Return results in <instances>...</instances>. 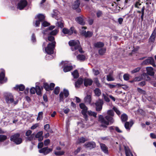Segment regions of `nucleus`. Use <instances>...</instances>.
<instances>
[{
  "instance_id": "nucleus-1",
  "label": "nucleus",
  "mask_w": 156,
  "mask_h": 156,
  "mask_svg": "<svg viewBox=\"0 0 156 156\" xmlns=\"http://www.w3.org/2000/svg\"><path fill=\"white\" fill-rule=\"evenodd\" d=\"M48 40L51 43H49L47 47L45 48V50L46 53L48 55L46 56V59L48 60L51 59L53 58V56L51 54L54 53V49L55 47V42L54 41V38L52 36H48Z\"/></svg>"
},
{
  "instance_id": "nucleus-2",
  "label": "nucleus",
  "mask_w": 156,
  "mask_h": 156,
  "mask_svg": "<svg viewBox=\"0 0 156 156\" xmlns=\"http://www.w3.org/2000/svg\"><path fill=\"white\" fill-rule=\"evenodd\" d=\"M99 121L101 123L100 127L102 128H106L107 126L112 124L114 122V119L108 116H106L104 117L102 115H100L98 118Z\"/></svg>"
},
{
  "instance_id": "nucleus-3",
  "label": "nucleus",
  "mask_w": 156,
  "mask_h": 156,
  "mask_svg": "<svg viewBox=\"0 0 156 156\" xmlns=\"http://www.w3.org/2000/svg\"><path fill=\"white\" fill-rule=\"evenodd\" d=\"M69 45L71 46V49L73 51H76L74 54L76 55L78 54L79 51L80 53H83L79 41L78 40H71L69 42Z\"/></svg>"
},
{
  "instance_id": "nucleus-4",
  "label": "nucleus",
  "mask_w": 156,
  "mask_h": 156,
  "mask_svg": "<svg viewBox=\"0 0 156 156\" xmlns=\"http://www.w3.org/2000/svg\"><path fill=\"white\" fill-rule=\"evenodd\" d=\"M10 140L16 144H20L22 142L23 140L20 137V135L19 133H16L11 136L10 137Z\"/></svg>"
},
{
  "instance_id": "nucleus-5",
  "label": "nucleus",
  "mask_w": 156,
  "mask_h": 156,
  "mask_svg": "<svg viewBox=\"0 0 156 156\" xmlns=\"http://www.w3.org/2000/svg\"><path fill=\"white\" fill-rule=\"evenodd\" d=\"M5 100L6 102L8 104L13 103L14 105L17 104L18 103V100L14 101L13 97L11 94H7L5 96Z\"/></svg>"
},
{
  "instance_id": "nucleus-6",
  "label": "nucleus",
  "mask_w": 156,
  "mask_h": 156,
  "mask_svg": "<svg viewBox=\"0 0 156 156\" xmlns=\"http://www.w3.org/2000/svg\"><path fill=\"white\" fill-rule=\"evenodd\" d=\"M60 66L64 68L63 71L65 72L69 71L73 69V66L70 65L66 61L62 62Z\"/></svg>"
},
{
  "instance_id": "nucleus-7",
  "label": "nucleus",
  "mask_w": 156,
  "mask_h": 156,
  "mask_svg": "<svg viewBox=\"0 0 156 156\" xmlns=\"http://www.w3.org/2000/svg\"><path fill=\"white\" fill-rule=\"evenodd\" d=\"M80 107L81 109H82V114L83 115V117L86 121L88 120V117L86 114L88 108L83 103H80Z\"/></svg>"
},
{
  "instance_id": "nucleus-8",
  "label": "nucleus",
  "mask_w": 156,
  "mask_h": 156,
  "mask_svg": "<svg viewBox=\"0 0 156 156\" xmlns=\"http://www.w3.org/2000/svg\"><path fill=\"white\" fill-rule=\"evenodd\" d=\"M32 131L30 130H27L25 133V139L26 141H31L33 140L34 137V133L32 134Z\"/></svg>"
},
{
  "instance_id": "nucleus-9",
  "label": "nucleus",
  "mask_w": 156,
  "mask_h": 156,
  "mask_svg": "<svg viewBox=\"0 0 156 156\" xmlns=\"http://www.w3.org/2000/svg\"><path fill=\"white\" fill-rule=\"evenodd\" d=\"M17 4V8L21 10L23 9L27 5V2L26 0H19Z\"/></svg>"
},
{
  "instance_id": "nucleus-10",
  "label": "nucleus",
  "mask_w": 156,
  "mask_h": 156,
  "mask_svg": "<svg viewBox=\"0 0 156 156\" xmlns=\"http://www.w3.org/2000/svg\"><path fill=\"white\" fill-rule=\"evenodd\" d=\"M7 80L6 77H5V70L1 69L0 70V83H6Z\"/></svg>"
},
{
  "instance_id": "nucleus-11",
  "label": "nucleus",
  "mask_w": 156,
  "mask_h": 156,
  "mask_svg": "<svg viewBox=\"0 0 156 156\" xmlns=\"http://www.w3.org/2000/svg\"><path fill=\"white\" fill-rule=\"evenodd\" d=\"M62 32L64 34L71 35L73 33L76 34V32L74 30L73 27H71L70 29H68L66 28H64L62 30Z\"/></svg>"
},
{
  "instance_id": "nucleus-12",
  "label": "nucleus",
  "mask_w": 156,
  "mask_h": 156,
  "mask_svg": "<svg viewBox=\"0 0 156 156\" xmlns=\"http://www.w3.org/2000/svg\"><path fill=\"white\" fill-rule=\"evenodd\" d=\"M143 64H150L152 65L153 66L155 67L156 65L154 63V58L151 57H149L144 61Z\"/></svg>"
},
{
  "instance_id": "nucleus-13",
  "label": "nucleus",
  "mask_w": 156,
  "mask_h": 156,
  "mask_svg": "<svg viewBox=\"0 0 156 156\" xmlns=\"http://www.w3.org/2000/svg\"><path fill=\"white\" fill-rule=\"evenodd\" d=\"M37 18L38 20L36 21L35 25L36 27H38L40 25V22L43 21L44 20L45 16L42 14H39L37 15V17H35L36 19Z\"/></svg>"
},
{
  "instance_id": "nucleus-14",
  "label": "nucleus",
  "mask_w": 156,
  "mask_h": 156,
  "mask_svg": "<svg viewBox=\"0 0 156 156\" xmlns=\"http://www.w3.org/2000/svg\"><path fill=\"white\" fill-rule=\"evenodd\" d=\"M103 104V101L102 100H99L95 103L96 105V110L97 111H100L102 109V105Z\"/></svg>"
},
{
  "instance_id": "nucleus-15",
  "label": "nucleus",
  "mask_w": 156,
  "mask_h": 156,
  "mask_svg": "<svg viewBox=\"0 0 156 156\" xmlns=\"http://www.w3.org/2000/svg\"><path fill=\"white\" fill-rule=\"evenodd\" d=\"M52 149L51 148H48V147H44L40 149L39 151L40 153H43L45 155L48 154L51 151Z\"/></svg>"
},
{
  "instance_id": "nucleus-16",
  "label": "nucleus",
  "mask_w": 156,
  "mask_h": 156,
  "mask_svg": "<svg viewBox=\"0 0 156 156\" xmlns=\"http://www.w3.org/2000/svg\"><path fill=\"white\" fill-rule=\"evenodd\" d=\"M43 134V132L42 131L38 132L36 135H34V137L33 140H35L37 138L38 139V140L39 141H42L44 137Z\"/></svg>"
},
{
  "instance_id": "nucleus-17",
  "label": "nucleus",
  "mask_w": 156,
  "mask_h": 156,
  "mask_svg": "<svg viewBox=\"0 0 156 156\" xmlns=\"http://www.w3.org/2000/svg\"><path fill=\"white\" fill-rule=\"evenodd\" d=\"M63 93L61 92L59 94L60 100H63L64 98L63 94L65 98H67L69 95V92L68 90L64 89Z\"/></svg>"
},
{
  "instance_id": "nucleus-18",
  "label": "nucleus",
  "mask_w": 156,
  "mask_h": 156,
  "mask_svg": "<svg viewBox=\"0 0 156 156\" xmlns=\"http://www.w3.org/2000/svg\"><path fill=\"white\" fill-rule=\"evenodd\" d=\"M84 146L86 147L91 149L94 148L96 146V144L94 142H91L86 143L84 144Z\"/></svg>"
},
{
  "instance_id": "nucleus-19",
  "label": "nucleus",
  "mask_w": 156,
  "mask_h": 156,
  "mask_svg": "<svg viewBox=\"0 0 156 156\" xmlns=\"http://www.w3.org/2000/svg\"><path fill=\"white\" fill-rule=\"evenodd\" d=\"M100 146L102 151L104 153L107 154H108V148L104 144H100Z\"/></svg>"
},
{
  "instance_id": "nucleus-20",
  "label": "nucleus",
  "mask_w": 156,
  "mask_h": 156,
  "mask_svg": "<svg viewBox=\"0 0 156 156\" xmlns=\"http://www.w3.org/2000/svg\"><path fill=\"white\" fill-rule=\"evenodd\" d=\"M76 21L81 25H83L85 24V22L84 21L83 16H80L76 19Z\"/></svg>"
},
{
  "instance_id": "nucleus-21",
  "label": "nucleus",
  "mask_w": 156,
  "mask_h": 156,
  "mask_svg": "<svg viewBox=\"0 0 156 156\" xmlns=\"http://www.w3.org/2000/svg\"><path fill=\"white\" fill-rule=\"evenodd\" d=\"M147 71V73L150 76H153L154 73L153 71V69L151 67H147L146 68Z\"/></svg>"
},
{
  "instance_id": "nucleus-22",
  "label": "nucleus",
  "mask_w": 156,
  "mask_h": 156,
  "mask_svg": "<svg viewBox=\"0 0 156 156\" xmlns=\"http://www.w3.org/2000/svg\"><path fill=\"white\" fill-rule=\"evenodd\" d=\"M84 101L87 104H90L91 101V95H87L84 98Z\"/></svg>"
},
{
  "instance_id": "nucleus-23",
  "label": "nucleus",
  "mask_w": 156,
  "mask_h": 156,
  "mask_svg": "<svg viewBox=\"0 0 156 156\" xmlns=\"http://www.w3.org/2000/svg\"><path fill=\"white\" fill-rule=\"evenodd\" d=\"M156 37V28L154 29L153 33L150 38V41L152 42H154L155 40Z\"/></svg>"
},
{
  "instance_id": "nucleus-24",
  "label": "nucleus",
  "mask_w": 156,
  "mask_h": 156,
  "mask_svg": "<svg viewBox=\"0 0 156 156\" xmlns=\"http://www.w3.org/2000/svg\"><path fill=\"white\" fill-rule=\"evenodd\" d=\"M58 29H55L54 30L50 32H48L47 33H45L44 31L43 32V33L44 35L50 34L52 35H56L58 32Z\"/></svg>"
},
{
  "instance_id": "nucleus-25",
  "label": "nucleus",
  "mask_w": 156,
  "mask_h": 156,
  "mask_svg": "<svg viewBox=\"0 0 156 156\" xmlns=\"http://www.w3.org/2000/svg\"><path fill=\"white\" fill-rule=\"evenodd\" d=\"M137 90L139 93L143 94V95L142 96L143 99L144 97L147 98L148 100H151V98L150 99L149 98H147V96H146V92L144 90H143L140 88H138Z\"/></svg>"
},
{
  "instance_id": "nucleus-26",
  "label": "nucleus",
  "mask_w": 156,
  "mask_h": 156,
  "mask_svg": "<svg viewBox=\"0 0 156 156\" xmlns=\"http://www.w3.org/2000/svg\"><path fill=\"white\" fill-rule=\"evenodd\" d=\"M93 81L90 79H85L84 80V84L85 86L91 85Z\"/></svg>"
},
{
  "instance_id": "nucleus-27",
  "label": "nucleus",
  "mask_w": 156,
  "mask_h": 156,
  "mask_svg": "<svg viewBox=\"0 0 156 156\" xmlns=\"http://www.w3.org/2000/svg\"><path fill=\"white\" fill-rule=\"evenodd\" d=\"M83 79L82 78H80L79 79H78L77 81L75 83V87L77 88L79 87L80 85L83 83Z\"/></svg>"
},
{
  "instance_id": "nucleus-28",
  "label": "nucleus",
  "mask_w": 156,
  "mask_h": 156,
  "mask_svg": "<svg viewBox=\"0 0 156 156\" xmlns=\"http://www.w3.org/2000/svg\"><path fill=\"white\" fill-rule=\"evenodd\" d=\"M133 121H131L129 122H126L125 124V127L126 129L128 130H129L130 127L133 125Z\"/></svg>"
},
{
  "instance_id": "nucleus-29",
  "label": "nucleus",
  "mask_w": 156,
  "mask_h": 156,
  "mask_svg": "<svg viewBox=\"0 0 156 156\" xmlns=\"http://www.w3.org/2000/svg\"><path fill=\"white\" fill-rule=\"evenodd\" d=\"M14 88L16 90L19 89V90L23 91L25 87L23 85L20 84V85H16Z\"/></svg>"
},
{
  "instance_id": "nucleus-30",
  "label": "nucleus",
  "mask_w": 156,
  "mask_h": 156,
  "mask_svg": "<svg viewBox=\"0 0 156 156\" xmlns=\"http://www.w3.org/2000/svg\"><path fill=\"white\" fill-rule=\"evenodd\" d=\"M76 58L77 60L80 61H83L85 60V56L79 54L76 56Z\"/></svg>"
},
{
  "instance_id": "nucleus-31",
  "label": "nucleus",
  "mask_w": 156,
  "mask_h": 156,
  "mask_svg": "<svg viewBox=\"0 0 156 156\" xmlns=\"http://www.w3.org/2000/svg\"><path fill=\"white\" fill-rule=\"evenodd\" d=\"M80 1L79 0H76L75 1L73 5V8L76 9L78 8L80 5Z\"/></svg>"
},
{
  "instance_id": "nucleus-32",
  "label": "nucleus",
  "mask_w": 156,
  "mask_h": 156,
  "mask_svg": "<svg viewBox=\"0 0 156 156\" xmlns=\"http://www.w3.org/2000/svg\"><path fill=\"white\" fill-rule=\"evenodd\" d=\"M107 80L108 81H113L115 80V79L112 76V73H110L108 75H107Z\"/></svg>"
},
{
  "instance_id": "nucleus-33",
  "label": "nucleus",
  "mask_w": 156,
  "mask_h": 156,
  "mask_svg": "<svg viewBox=\"0 0 156 156\" xmlns=\"http://www.w3.org/2000/svg\"><path fill=\"white\" fill-rule=\"evenodd\" d=\"M93 34V32L90 31H87L85 32V33H84L83 34V35L86 37H90L92 36Z\"/></svg>"
},
{
  "instance_id": "nucleus-34",
  "label": "nucleus",
  "mask_w": 156,
  "mask_h": 156,
  "mask_svg": "<svg viewBox=\"0 0 156 156\" xmlns=\"http://www.w3.org/2000/svg\"><path fill=\"white\" fill-rule=\"evenodd\" d=\"M104 45V44L102 42H98L94 44L95 47L97 48H100L102 47Z\"/></svg>"
},
{
  "instance_id": "nucleus-35",
  "label": "nucleus",
  "mask_w": 156,
  "mask_h": 156,
  "mask_svg": "<svg viewBox=\"0 0 156 156\" xmlns=\"http://www.w3.org/2000/svg\"><path fill=\"white\" fill-rule=\"evenodd\" d=\"M107 114L108 115L106 116L111 117L112 119H113V117L114 116V113L113 111L112 110H108L107 112Z\"/></svg>"
},
{
  "instance_id": "nucleus-36",
  "label": "nucleus",
  "mask_w": 156,
  "mask_h": 156,
  "mask_svg": "<svg viewBox=\"0 0 156 156\" xmlns=\"http://www.w3.org/2000/svg\"><path fill=\"white\" fill-rule=\"evenodd\" d=\"M124 149L126 156H130V154H131L130 150L127 147L124 146Z\"/></svg>"
},
{
  "instance_id": "nucleus-37",
  "label": "nucleus",
  "mask_w": 156,
  "mask_h": 156,
  "mask_svg": "<svg viewBox=\"0 0 156 156\" xmlns=\"http://www.w3.org/2000/svg\"><path fill=\"white\" fill-rule=\"evenodd\" d=\"M72 74L74 78H77L79 76L78 72L77 70H75L72 73Z\"/></svg>"
},
{
  "instance_id": "nucleus-38",
  "label": "nucleus",
  "mask_w": 156,
  "mask_h": 156,
  "mask_svg": "<svg viewBox=\"0 0 156 156\" xmlns=\"http://www.w3.org/2000/svg\"><path fill=\"white\" fill-rule=\"evenodd\" d=\"M94 93L96 95L99 96L101 94V90L98 88H96L94 90Z\"/></svg>"
},
{
  "instance_id": "nucleus-39",
  "label": "nucleus",
  "mask_w": 156,
  "mask_h": 156,
  "mask_svg": "<svg viewBox=\"0 0 156 156\" xmlns=\"http://www.w3.org/2000/svg\"><path fill=\"white\" fill-rule=\"evenodd\" d=\"M87 112L89 115L93 116L94 117H96L97 113H96L90 110L88 111Z\"/></svg>"
},
{
  "instance_id": "nucleus-40",
  "label": "nucleus",
  "mask_w": 156,
  "mask_h": 156,
  "mask_svg": "<svg viewBox=\"0 0 156 156\" xmlns=\"http://www.w3.org/2000/svg\"><path fill=\"white\" fill-rule=\"evenodd\" d=\"M87 29V27H82L80 29V33L81 34L83 35L84 33H85L86 31L85 30Z\"/></svg>"
},
{
  "instance_id": "nucleus-41",
  "label": "nucleus",
  "mask_w": 156,
  "mask_h": 156,
  "mask_svg": "<svg viewBox=\"0 0 156 156\" xmlns=\"http://www.w3.org/2000/svg\"><path fill=\"white\" fill-rule=\"evenodd\" d=\"M56 25L61 28L63 27L64 25L63 21L61 20L60 21H58L57 23H56Z\"/></svg>"
},
{
  "instance_id": "nucleus-42",
  "label": "nucleus",
  "mask_w": 156,
  "mask_h": 156,
  "mask_svg": "<svg viewBox=\"0 0 156 156\" xmlns=\"http://www.w3.org/2000/svg\"><path fill=\"white\" fill-rule=\"evenodd\" d=\"M41 88L39 86H36V92L38 95H40L41 93Z\"/></svg>"
},
{
  "instance_id": "nucleus-43",
  "label": "nucleus",
  "mask_w": 156,
  "mask_h": 156,
  "mask_svg": "<svg viewBox=\"0 0 156 156\" xmlns=\"http://www.w3.org/2000/svg\"><path fill=\"white\" fill-rule=\"evenodd\" d=\"M127 116L126 114H123L122 115L121 119L122 121L125 122L127 120Z\"/></svg>"
},
{
  "instance_id": "nucleus-44",
  "label": "nucleus",
  "mask_w": 156,
  "mask_h": 156,
  "mask_svg": "<svg viewBox=\"0 0 156 156\" xmlns=\"http://www.w3.org/2000/svg\"><path fill=\"white\" fill-rule=\"evenodd\" d=\"M106 49L105 48H102L99 50L98 52L100 55H102L105 53Z\"/></svg>"
},
{
  "instance_id": "nucleus-45",
  "label": "nucleus",
  "mask_w": 156,
  "mask_h": 156,
  "mask_svg": "<svg viewBox=\"0 0 156 156\" xmlns=\"http://www.w3.org/2000/svg\"><path fill=\"white\" fill-rule=\"evenodd\" d=\"M117 5L115 3H111L109 5V8L112 10L115 9V8L116 6Z\"/></svg>"
},
{
  "instance_id": "nucleus-46",
  "label": "nucleus",
  "mask_w": 156,
  "mask_h": 156,
  "mask_svg": "<svg viewBox=\"0 0 156 156\" xmlns=\"http://www.w3.org/2000/svg\"><path fill=\"white\" fill-rule=\"evenodd\" d=\"M58 13V12L57 10H54L53 13L52 14V17L55 18L56 19V16H57Z\"/></svg>"
},
{
  "instance_id": "nucleus-47",
  "label": "nucleus",
  "mask_w": 156,
  "mask_h": 156,
  "mask_svg": "<svg viewBox=\"0 0 156 156\" xmlns=\"http://www.w3.org/2000/svg\"><path fill=\"white\" fill-rule=\"evenodd\" d=\"M7 139L6 136L4 135H0V142H3Z\"/></svg>"
},
{
  "instance_id": "nucleus-48",
  "label": "nucleus",
  "mask_w": 156,
  "mask_h": 156,
  "mask_svg": "<svg viewBox=\"0 0 156 156\" xmlns=\"http://www.w3.org/2000/svg\"><path fill=\"white\" fill-rule=\"evenodd\" d=\"M44 87L47 91L50 90V87L47 83H44Z\"/></svg>"
},
{
  "instance_id": "nucleus-49",
  "label": "nucleus",
  "mask_w": 156,
  "mask_h": 156,
  "mask_svg": "<svg viewBox=\"0 0 156 156\" xmlns=\"http://www.w3.org/2000/svg\"><path fill=\"white\" fill-rule=\"evenodd\" d=\"M145 10V7L144 6H143L142 8L141 9V12H142V14L141 16V21H142L144 20V11Z\"/></svg>"
},
{
  "instance_id": "nucleus-50",
  "label": "nucleus",
  "mask_w": 156,
  "mask_h": 156,
  "mask_svg": "<svg viewBox=\"0 0 156 156\" xmlns=\"http://www.w3.org/2000/svg\"><path fill=\"white\" fill-rule=\"evenodd\" d=\"M50 25V24L49 23H48L46 21H44L42 23V27L43 26L45 27L48 26ZM41 29H42V27H41Z\"/></svg>"
},
{
  "instance_id": "nucleus-51",
  "label": "nucleus",
  "mask_w": 156,
  "mask_h": 156,
  "mask_svg": "<svg viewBox=\"0 0 156 156\" xmlns=\"http://www.w3.org/2000/svg\"><path fill=\"white\" fill-rule=\"evenodd\" d=\"M103 97L106 101L108 102L110 101V100L107 95L103 94Z\"/></svg>"
},
{
  "instance_id": "nucleus-52",
  "label": "nucleus",
  "mask_w": 156,
  "mask_h": 156,
  "mask_svg": "<svg viewBox=\"0 0 156 156\" xmlns=\"http://www.w3.org/2000/svg\"><path fill=\"white\" fill-rule=\"evenodd\" d=\"M64 153V152L63 151H58L55 152V154L56 155H63Z\"/></svg>"
},
{
  "instance_id": "nucleus-53",
  "label": "nucleus",
  "mask_w": 156,
  "mask_h": 156,
  "mask_svg": "<svg viewBox=\"0 0 156 156\" xmlns=\"http://www.w3.org/2000/svg\"><path fill=\"white\" fill-rule=\"evenodd\" d=\"M123 79L125 80H128L129 79V75L128 74H125L124 75Z\"/></svg>"
},
{
  "instance_id": "nucleus-54",
  "label": "nucleus",
  "mask_w": 156,
  "mask_h": 156,
  "mask_svg": "<svg viewBox=\"0 0 156 156\" xmlns=\"http://www.w3.org/2000/svg\"><path fill=\"white\" fill-rule=\"evenodd\" d=\"M113 109L115 112L118 115H119L121 113L120 111L116 107H113Z\"/></svg>"
},
{
  "instance_id": "nucleus-55",
  "label": "nucleus",
  "mask_w": 156,
  "mask_h": 156,
  "mask_svg": "<svg viewBox=\"0 0 156 156\" xmlns=\"http://www.w3.org/2000/svg\"><path fill=\"white\" fill-rule=\"evenodd\" d=\"M140 68L139 67H138L134 69L133 70H132L131 71V73H136V72H138L140 70Z\"/></svg>"
},
{
  "instance_id": "nucleus-56",
  "label": "nucleus",
  "mask_w": 156,
  "mask_h": 156,
  "mask_svg": "<svg viewBox=\"0 0 156 156\" xmlns=\"http://www.w3.org/2000/svg\"><path fill=\"white\" fill-rule=\"evenodd\" d=\"M97 16L99 18L102 16V13L101 11H98L96 13Z\"/></svg>"
},
{
  "instance_id": "nucleus-57",
  "label": "nucleus",
  "mask_w": 156,
  "mask_h": 156,
  "mask_svg": "<svg viewBox=\"0 0 156 156\" xmlns=\"http://www.w3.org/2000/svg\"><path fill=\"white\" fill-rule=\"evenodd\" d=\"M59 91V87H56L55 88L54 90V93L56 94H58Z\"/></svg>"
},
{
  "instance_id": "nucleus-58",
  "label": "nucleus",
  "mask_w": 156,
  "mask_h": 156,
  "mask_svg": "<svg viewBox=\"0 0 156 156\" xmlns=\"http://www.w3.org/2000/svg\"><path fill=\"white\" fill-rule=\"evenodd\" d=\"M78 140L79 143H83L84 142H85L86 140L84 138L82 137L80 138Z\"/></svg>"
},
{
  "instance_id": "nucleus-59",
  "label": "nucleus",
  "mask_w": 156,
  "mask_h": 156,
  "mask_svg": "<svg viewBox=\"0 0 156 156\" xmlns=\"http://www.w3.org/2000/svg\"><path fill=\"white\" fill-rule=\"evenodd\" d=\"M50 143V140L48 139L45 140L44 141V144L45 146H48Z\"/></svg>"
},
{
  "instance_id": "nucleus-60",
  "label": "nucleus",
  "mask_w": 156,
  "mask_h": 156,
  "mask_svg": "<svg viewBox=\"0 0 156 156\" xmlns=\"http://www.w3.org/2000/svg\"><path fill=\"white\" fill-rule=\"evenodd\" d=\"M39 126L38 123H36L33 125L31 127V129H34Z\"/></svg>"
},
{
  "instance_id": "nucleus-61",
  "label": "nucleus",
  "mask_w": 156,
  "mask_h": 156,
  "mask_svg": "<svg viewBox=\"0 0 156 156\" xmlns=\"http://www.w3.org/2000/svg\"><path fill=\"white\" fill-rule=\"evenodd\" d=\"M36 91V88L34 87H32L30 89V92L31 94H35Z\"/></svg>"
},
{
  "instance_id": "nucleus-62",
  "label": "nucleus",
  "mask_w": 156,
  "mask_h": 156,
  "mask_svg": "<svg viewBox=\"0 0 156 156\" xmlns=\"http://www.w3.org/2000/svg\"><path fill=\"white\" fill-rule=\"evenodd\" d=\"M94 81L95 83L96 84L98 87H100L101 86V85L100 83H99V81L97 78H95Z\"/></svg>"
},
{
  "instance_id": "nucleus-63",
  "label": "nucleus",
  "mask_w": 156,
  "mask_h": 156,
  "mask_svg": "<svg viewBox=\"0 0 156 156\" xmlns=\"http://www.w3.org/2000/svg\"><path fill=\"white\" fill-rule=\"evenodd\" d=\"M105 85L108 86L110 88H112L116 87V86L115 85L110 84L108 83H105Z\"/></svg>"
},
{
  "instance_id": "nucleus-64",
  "label": "nucleus",
  "mask_w": 156,
  "mask_h": 156,
  "mask_svg": "<svg viewBox=\"0 0 156 156\" xmlns=\"http://www.w3.org/2000/svg\"><path fill=\"white\" fill-rule=\"evenodd\" d=\"M50 128L49 125L48 124H47L44 126V129L47 131H48Z\"/></svg>"
}]
</instances>
